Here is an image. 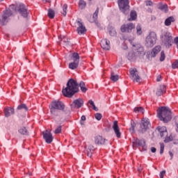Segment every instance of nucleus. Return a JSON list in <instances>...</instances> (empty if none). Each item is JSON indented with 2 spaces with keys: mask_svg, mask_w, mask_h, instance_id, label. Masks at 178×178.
Segmentation results:
<instances>
[{
  "mask_svg": "<svg viewBox=\"0 0 178 178\" xmlns=\"http://www.w3.org/2000/svg\"><path fill=\"white\" fill-rule=\"evenodd\" d=\"M166 58V56H165V51H162L161 52V57H160V61L161 62H163V60H165V58Z\"/></svg>",
  "mask_w": 178,
  "mask_h": 178,
  "instance_id": "37998d69",
  "label": "nucleus"
},
{
  "mask_svg": "<svg viewBox=\"0 0 178 178\" xmlns=\"http://www.w3.org/2000/svg\"><path fill=\"white\" fill-rule=\"evenodd\" d=\"M4 115L6 118H9L11 115H15V109L12 107H8L4 109Z\"/></svg>",
  "mask_w": 178,
  "mask_h": 178,
  "instance_id": "4be33fe9",
  "label": "nucleus"
},
{
  "mask_svg": "<svg viewBox=\"0 0 178 178\" xmlns=\"http://www.w3.org/2000/svg\"><path fill=\"white\" fill-rule=\"evenodd\" d=\"M72 59L73 62H77L79 63L80 62V56L78 54V53H73L72 56Z\"/></svg>",
  "mask_w": 178,
  "mask_h": 178,
  "instance_id": "cd10ccee",
  "label": "nucleus"
},
{
  "mask_svg": "<svg viewBox=\"0 0 178 178\" xmlns=\"http://www.w3.org/2000/svg\"><path fill=\"white\" fill-rule=\"evenodd\" d=\"M136 34L137 35H141L143 34V28L140 24L136 26Z\"/></svg>",
  "mask_w": 178,
  "mask_h": 178,
  "instance_id": "72a5a7b5",
  "label": "nucleus"
},
{
  "mask_svg": "<svg viewBox=\"0 0 178 178\" xmlns=\"http://www.w3.org/2000/svg\"><path fill=\"white\" fill-rule=\"evenodd\" d=\"M49 108L50 113L58 116V111H65V104L59 100H55L51 102Z\"/></svg>",
  "mask_w": 178,
  "mask_h": 178,
  "instance_id": "7ed1b4c3",
  "label": "nucleus"
},
{
  "mask_svg": "<svg viewBox=\"0 0 178 178\" xmlns=\"http://www.w3.org/2000/svg\"><path fill=\"white\" fill-rule=\"evenodd\" d=\"M166 174V171L165 170H163L160 172V178H163V176H165V175Z\"/></svg>",
  "mask_w": 178,
  "mask_h": 178,
  "instance_id": "09e8293b",
  "label": "nucleus"
},
{
  "mask_svg": "<svg viewBox=\"0 0 178 178\" xmlns=\"http://www.w3.org/2000/svg\"><path fill=\"white\" fill-rule=\"evenodd\" d=\"M130 44L133 46V49L135 51V54L133 53H129L128 57L129 59H133L136 55L138 56H140V55H145V53H144V47L141 46L140 44H133V40H129Z\"/></svg>",
  "mask_w": 178,
  "mask_h": 178,
  "instance_id": "39448f33",
  "label": "nucleus"
},
{
  "mask_svg": "<svg viewBox=\"0 0 178 178\" xmlns=\"http://www.w3.org/2000/svg\"><path fill=\"white\" fill-rule=\"evenodd\" d=\"M151 152H153V153L156 152V148H155V147H152V148H151Z\"/></svg>",
  "mask_w": 178,
  "mask_h": 178,
  "instance_id": "864d4df0",
  "label": "nucleus"
},
{
  "mask_svg": "<svg viewBox=\"0 0 178 178\" xmlns=\"http://www.w3.org/2000/svg\"><path fill=\"white\" fill-rule=\"evenodd\" d=\"M83 105H84V100H83V99L81 98H79L74 100V102L70 105V106L72 109H76V108L80 109V108H81V106H83Z\"/></svg>",
  "mask_w": 178,
  "mask_h": 178,
  "instance_id": "4468645a",
  "label": "nucleus"
},
{
  "mask_svg": "<svg viewBox=\"0 0 178 178\" xmlns=\"http://www.w3.org/2000/svg\"><path fill=\"white\" fill-rule=\"evenodd\" d=\"M172 69H177L178 67V59L176 60L172 64Z\"/></svg>",
  "mask_w": 178,
  "mask_h": 178,
  "instance_id": "49530a36",
  "label": "nucleus"
},
{
  "mask_svg": "<svg viewBox=\"0 0 178 178\" xmlns=\"http://www.w3.org/2000/svg\"><path fill=\"white\" fill-rule=\"evenodd\" d=\"M146 6H152V2L151 1H145Z\"/></svg>",
  "mask_w": 178,
  "mask_h": 178,
  "instance_id": "8fccbe9b",
  "label": "nucleus"
},
{
  "mask_svg": "<svg viewBox=\"0 0 178 178\" xmlns=\"http://www.w3.org/2000/svg\"><path fill=\"white\" fill-rule=\"evenodd\" d=\"M15 11L19 12V15H21L22 17H27L29 16V12L27 11V8H26V6H24V4H19L15 8Z\"/></svg>",
  "mask_w": 178,
  "mask_h": 178,
  "instance_id": "f8f14e48",
  "label": "nucleus"
},
{
  "mask_svg": "<svg viewBox=\"0 0 178 178\" xmlns=\"http://www.w3.org/2000/svg\"><path fill=\"white\" fill-rule=\"evenodd\" d=\"M113 130H114L115 134L118 138H120L122 134L120 133V128L118 124V121H114L113 124Z\"/></svg>",
  "mask_w": 178,
  "mask_h": 178,
  "instance_id": "f3484780",
  "label": "nucleus"
},
{
  "mask_svg": "<svg viewBox=\"0 0 178 178\" xmlns=\"http://www.w3.org/2000/svg\"><path fill=\"white\" fill-rule=\"evenodd\" d=\"M165 92H166V86L165 85H161L157 88L156 95H157V97H161V95H163Z\"/></svg>",
  "mask_w": 178,
  "mask_h": 178,
  "instance_id": "6ab92c4d",
  "label": "nucleus"
},
{
  "mask_svg": "<svg viewBox=\"0 0 178 178\" xmlns=\"http://www.w3.org/2000/svg\"><path fill=\"white\" fill-rule=\"evenodd\" d=\"M18 132L22 136H29V130H27V128H26V127H22L19 128Z\"/></svg>",
  "mask_w": 178,
  "mask_h": 178,
  "instance_id": "a878e982",
  "label": "nucleus"
},
{
  "mask_svg": "<svg viewBox=\"0 0 178 178\" xmlns=\"http://www.w3.org/2000/svg\"><path fill=\"white\" fill-rule=\"evenodd\" d=\"M156 40H158L156 33L154 31L150 32L146 37V47H147V48H152V47L156 44Z\"/></svg>",
  "mask_w": 178,
  "mask_h": 178,
  "instance_id": "423d86ee",
  "label": "nucleus"
},
{
  "mask_svg": "<svg viewBox=\"0 0 178 178\" xmlns=\"http://www.w3.org/2000/svg\"><path fill=\"white\" fill-rule=\"evenodd\" d=\"M136 29V24L133 22H129L127 24H124L120 27V31L122 33H130L133 30Z\"/></svg>",
  "mask_w": 178,
  "mask_h": 178,
  "instance_id": "9d476101",
  "label": "nucleus"
},
{
  "mask_svg": "<svg viewBox=\"0 0 178 178\" xmlns=\"http://www.w3.org/2000/svg\"><path fill=\"white\" fill-rule=\"evenodd\" d=\"M10 8H15V6L14 5L10 6Z\"/></svg>",
  "mask_w": 178,
  "mask_h": 178,
  "instance_id": "052dcab7",
  "label": "nucleus"
},
{
  "mask_svg": "<svg viewBox=\"0 0 178 178\" xmlns=\"http://www.w3.org/2000/svg\"><path fill=\"white\" fill-rule=\"evenodd\" d=\"M86 1H84V0H80L79 3V6L80 8V9H84V8H86Z\"/></svg>",
  "mask_w": 178,
  "mask_h": 178,
  "instance_id": "4c0bfd02",
  "label": "nucleus"
},
{
  "mask_svg": "<svg viewBox=\"0 0 178 178\" xmlns=\"http://www.w3.org/2000/svg\"><path fill=\"white\" fill-rule=\"evenodd\" d=\"M59 38H60L61 41L64 42L65 45L69 44V40L66 38L65 36H60Z\"/></svg>",
  "mask_w": 178,
  "mask_h": 178,
  "instance_id": "58836bf2",
  "label": "nucleus"
},
{
  "mask_svg": "<svg viewBox=\"0 0 178 178\" xmlns=\"http://www.w3.org/2000/svg\"><path fill=\"white\" fill-rule=\"evenodd\" d=\"M90 106L92 107V110L93 111H95L96 112H98V108H97V106H95V104H94V101L92 100H89L88 102V106H90Z\"/></svg>",
  "mask_w": 178,
  "mask_h": 178,
  "instance_id": "c756f323",
  "label": "nucleus"
},
{
  "mask_svg": "<svg viewBox=\"0 0 178 178\" xmlns=\"http://www.w3.org/2000/svg\"><path fill=\"white\" fill-rule=\"evenodd\" d=\"M79 91V83L73 79H70L67 83V87L63 89L62 92L64 97L72 98Z\"/></svg>",
  "mask_w": 178,
  "mask_h": 178,
  "instance_id": "f257e3e1",
  "label": "nucleus"
},
{
  "mask_svg": "<svg viewBox=\"0 0 178 178\" xmlns=\"http://www.w3.org/2000/svg\"><path fill=\"white\" fill-rule=\"evenodd\" d=\"M12 15H13V13L10 10H6L3 12V14L0 19V24L1 26H6V24L9 22V20H10L9 17L12 16Z\"/></svg>",
  "mask_w": 178,
  "mask_h": 178,
  "instance_id": "6e6552de",
  "label": "nucleus"
},
{
  "mask_svg": "<svg viewBox=\"0 0 178 178\" xmlns=\"http://www.w3.org/2000/svg\"><path fill=\"white\" fill-rule=\"evenodd\" d=\"M159 9L160 10H162L163 12H165V13H168V5L167 4H163V5H160L159 6Z\"/></svg>",
  "mask_w": 178,
  "mask_h": 178,
  "instance_id": "2f4dec72",
  "label": "nucleus"
},
{
  "mask_svg": "<svg viewBox=\"0 0 178 178\" xmlns=\"http://www.w3.org/2000/svg\"><path fill=\"white\" fill-rule=\"evenodd\" d=\"M100 45L105 51H109V49H111V42L107 39H102L100 42Z\"/></svg>",
  "mask_w": 178,
  "mask_h": 178,
  "instance_id": "dca6fc26",
  "label": "nucleus"
},
{
  "mask_svg": "<svg viewBox=\"0 0 178 178\" xmlns=\"http://www.w3.org/2000/svg\"><path fill=\"white\" fill-rule=\"evenodd\" d=\"M109 34H110V35H116V31H109Z\"/></svg>",
  "mask_w": 178,
  "mask_h": 178,
  "instance_id": "3c124183",
  "label": "nucleus"
},
{
  "mask_svg": "<svg viewBox=\"0 0 178 178\" xmlns=\"http://www.w3.org/2000/svg\"><path fill=\"white\" fill-rule=\"evenodd\" d=\"M129 77L131 79V80H133V81L140 83L141 77H140V75H138V71L137 70V68H131L129 70Z\"/></svg>",
  "mask_w": 178,
  "mask_h": 178,
  "instance_id": "9b49d317",
  "label": "nucleus"
},
{
  "mask_svg": "<svg viewBox=\"0 0 178 178\" xmlns=\"http://www.w3.org/2000/svg\"><path fill=\"white\" fill-rule=\"evenodd\" d=\"M164 141H165V143H169V141H170V140L169 139V138H165Z\"/></svg>",
  "mask_w": 178,
  "mask_h": 178,
  "instance_id": "4d7b16f0",
  "label": "nucleus"
},
{
  "mask_svg": "<svg viewBox=\"0 0 178 178\" xmlns=\"http://www.w3.org/2000/svg\"><path fill=\"white\" fill-rule=\"evenodd\" d=\"M88 1H92V0H88Z\"/></svg>",
  "mask_w": 178,
  "mask_h": 178,
  "instance_id": "e2e57ef3",
  "label": "nucleus"
},
{
  "mask_svg": "<svg viewBox=\"0 0 178 178\" xmlns=\"http://www.w3.org/2000/svg\"><path fill=\"white\" fill-rule=\"evenodd\" d=\"M17 109H18V111H22V109H24V111H26V112H27V111H29V108L24 104H22L19 105L17 106Z\"/></svg>",
  "mask_w": 178,
  "mask_h": 178,
  "instance_id": "c9c22d12",
  "label": "nucleus"
},
{
  "mask_svg": "<svg viewBox=\"0 0 178 178\" xmlns=\"http://www.w3.org/2000/svg\"><path fill=\"white\" fill-rule=\"evenodd\" d=\"M79 87L81 88V91H82V92H87V88H86V84L83 82L81 81L79 83Z\"/></svg>",
  "mask_w": 178,
  "mask_h": 178,
  "instance_id": "473e14b6",
  "label": "nucleus"
},
{
  "mask_svg": "<svg viewBox=\"0 0 178 178\" xmlns=\"http://www.w3.org/2000/svg\"><path fill=\"white\" fill-rule=\"evenodd\" d=\"M88 156H90V158H91V156H92V152H88Z\"/></svg>",
  "mask_w": 178,
  "mask_h": 178,
  "instance_id": "5fc2aeb1",
  "label": "nucleus"
},
{
  "mask_svg": "<svg viewBox=\"0 0 178 178\" xmlns=\"http://www.w3.org/2000/svg\"><path fill=\"white\" fill-rule=\"evenodd\" d=\"M133 144L134 145H138V147H143L144 148V147H145V140L143 139L140 140L138 138H136L134 139Z\"/></svg>",
  "mask_w": 178,
  "mask_h": 178,
  "instance_id": "412c9836",
  "label": "nucleus"
},
{
  "mask_svg": "<svg viewBox=\"0 0 178 178\" xmlns=\"http://www.w3.org/2000/svg\"><path fill=\"white\" fill-rule=\"evenodd\" d=\"M169 154L171 156V159H173V153L172 152H169Z\"/></svg>",
  "mask_w": 178,
  "mask_h": 178,
  "instance_id": "6e6d98bb",
  "label": "nucleus"
},
{
  "mask_svg": "<svg viewBox=\"0 0 178 178\" xmlns=\"http://www.w3.org/2000/svg\"><path fill=\"white\" fill-rule=\"evenodd\" d=\"M111 80L112 81L116 82L118 80H119V75L115 74V73L112 72L111 76Z\"/></svg>",
  "mask_w": 178,
  "mask_h": 178,
  "instance_id": "f704fd0d",
  "label": "nucleus"
},
{
  "mask_svg": "<svg viewBox=\"0 0 178 178\" xmlns=\"http://www.w3.org/2000/svg\"><path fill=\"white\" fill-rule=\"evenodd\" d=\"M161 40V45L165 47V48H170L173 44V37L169 32H164L160 36Z\"/></svg>",
  "mask_w": 178,
  "mask_h": 178,
  "instance_id": "20e7f679",
  "label": "nucleus"
},
{
  "mask_svg": "<svg viewBox=\"0 0 178 178\" xmlns=\"http://www.w3.org/2000/svg\"><path fill=\"white\" fill-rule=\"evenodd\" d=\"M95 119H97V120H101V119H102V115L101 113H97L95 115Z\"/></svg>",
  "mask_w": 178,
  "mask_h": 178,
  "instance_id": "a18cd8bd",
  "label": "nucleus"
},
{
  "mask_svg": "<svg viewBox=\"0 0 178 178\" xmlns=\"http://www.w3.org/2000/svg\"><path fill=\"white\" fill-rule=\"evenodd\" d=\"M165 149V145L163 143H160V154L162 155Z\"/></svg>",
  "mask_w": 178,
  "mask_h": 178,
  "instance_id": "c03bdc74",
  "label": "nucleus"
},
{
  "mask_svg": "<svg viewBox=\"0 0 178 178\" xmlns=\"http://www.w3.org/2000/svg\"><path fill=\"white\" fill-rule=\"evenodd\" d=\"M47 16L49 17V19H54V17H55V11L49 8L48 10Z\"/></svg>",
  "mask_w": 178,
  "mask_h": 178,
  "instance_id": "7c9ffc66",
  "label": "nucleus"
},
{
  "mask_svg": "<svg viewBox=\"0 0 178 178\" xmlns=\"http://www.w3.org/2000/svg\"><path fill=\"white\" fill-rule=\"evenodd\" d=\"M95 144L97 145H104L105 144V138L102 136L97 135L94 138Z\"/></svg>",
  "mask_w": 178,
  "mask_h": 178,
  "instance_id": "a211bd4d",
  "label": "nucleus"
},
{
  "mask_svg": "<svg viewBox=\"0 0 178 178\" xmlns=\"http://www.w3.org/2000/svg\"><path fill=\"white\" fill-rule=\"evenodd\" d=\"M2 1H3V0H0V2H2Z\"/></svg>",
  "mask_w": 178,
  "mask_h": 178,
  "instance_id": "680f3d73",
  "label": "nucleus"
},
{
  "mask_svg": "<svg viewBox=\"0 0 178 178\" xmlns=\"http://www.w3.org/2000/svg\"><path fill=\"white\" fill-rule=\"evenodd\" d=\"M174 22H175V17H169L165 20L164 24L165 26H170V24H172V23H174Z\"/></svg>",
  "mask_w": 178,
  "mask_h": 178,
  "instance_id": "bb28decb",
  "label": "nucleus"
},
{
  "mask_svg": "<svg viewBox=\"0 0 178 178\" xmlns=\"http://www.w3.org/2000/svg\"><path fill=\"white\" fill-rule=\"evenodd\" d=\"M86 121V115H82L81 118V121H80V124L81 125L84 124V123L83 122Z\"/></svg>",
  "mask_w": 178,
  "mask_h": 178,
  "instance_id": "de8ad7c7",
  "label": "nucleus"
},
{
  "mask_svg": "<svg viewBox=\"0 0 178 178\" xmlns=\"http://www.w3.org/2000/svg\"><path fill=\"white\" fill-rule=\"evenodd\" d=\"M177 131L178 132V124H177Z\"/></svg>",
  "mask_w": 178,
  "mask_h": 178,
  "instance_id": "bf43d9fd",
  "label": "nucleus"
},
{
  "mask_svg": "<svg viewBox=\"0 0 178 178\" xmlns=\"http://www.w3.org/2000/svg\"><path fill=\"white\" fill-rule=\"evenodd\" d=\"M43 138L47 144H51L54 141V136L50 131H46L43 132Z\"/></svg>",
  "mask_w": 178,
  "mask_h": 178,
  "instance_id": "2eb2a0df",
  "label": "nucleus"
},
{
  "mask_svg": "<svg viewBox=\"0 0 178 178\" xmlns=\"http://www.w3.org/2000/svg\"><path fill=\"white\" fill-rule=\"evenodd\" d=\"M62 133V126H58L54 131L55 134H59Z\"/></svg>",
  "mask_w": 178,
  "mask_h": 178,
  "instance_id": "79ce46f5",
  "label": "nucleus"
},
{
  "mask_svg": "<svg viewBox=\"0 0 178 178\" xmlns=\"http://www.w3.org/2000/svg\"><path fill=\"white\" fill-rule=\"evenodd\" d=\"M62 15L66 16L67 15V4H64L63 6V11L61 12Z\"/></svg>",
  "mask_w": 178,
  "mask_h": 178,
  "instance_id": "e433bc0d",
  "label": "nucleus"
},
{
  "mask_svg": "<svg viewBox=\"0 0 178 178\" xmlns=\"http://www.w3.org/2000/svg\"><path fill=\"white\" fill-rule=\"evenodd\" d=\"M134 111L136 113H144V108L143 107H136Z\"/></svg>",
  "mask_w": 178,
  "mask_h": 178,
  "instance_id": "ea45409f",
  "label": "nucleus"
},
{
  "mask_svg": "<svg viewBox=\"0 0 178 178\" xmlns=\"http://www.w3.org/2000/svg\"><path fill=\"white\" fill-rule=\"evenodd\" d=\"M161 49H162L161 46H156L154 48H153L151 52L152 58H155V56H156V55L161 52Z\"/></svg>",
  "mask_w": 178,
  "mask_h": 178,
  "instance_id": "5701e85b",
  "label": "nucleus"
},
{
  "mask_svg": "<svg viewBox=\"0 0 178 178\" xmlns=\"http://www.w3.org/2000/svg\"><path fill=\"white\" fill-rule=\"evenodd\" d=\"M45 1V2H51V0H43Z\"/></svg>",
  "mask_w": 178,
  "mask_h": 178,
  "instance_id": "13d9d810",
  "label": "nucleus"
},
{
  "mask_svg": "<svg viewBox=\"0 0 178 178\" xmlns=\"http://www.w3.org/2000/svg\"><path fill=\"white\" fill-rule=\"evenodd\" d=\"M157 118L163 123H168L172 120V111L168 107L162 106L157 110Z\"/></svg>",
  "mask_w": 178,
  "mask_h": 178,
  "instance_id": "f03ea898",
  "label": "nucleus"
},
{
  "mask_svg": "<svg viewBox=\"0 0 178 178\" xmlns=\"http://www.w3.org/2000/svg\"><path fill=\"white\" fill-rule=\"evenodd\" d=\"M76 24L77 26L76 31L78 34L79 35L85 34L86 32L87 31V29H86V26H84V24H83V23L81 22V19H78L76 21Z\"/></svg>",
  "mask_w": 178,
  "mask_h": 178,
  "instance_id": "ddd939ff",
  "label": "nucleus"
},
{
  "mask_svg": "<svg viewBox=\"0 0 178 178\" xmlns=\"http://www.w3.org/2000/svg\"><path fill=\"white\" fill-rule=\"evenodd\" d=\"M157 129L161 138L168 137V129L165 127H159Z\"/></svg>",
  "mask_w": 178,
  "mask_h": 178,
  "instance_id": "aec40b11",
  "label": "nucleus"
},
{
  "mask_svg": "<svg viewBox=\"0 0 178 178\" xmlns=\"http://www.w3.org/2000/svg\"><path fill=\"white\" fill-rule=\"evenodd\" d=\"M77 67H79V63L76 61H73L69 64V69H71V70H74V69H77Z\"/></svg>",
  "mask_w": 178,
  "mask_h": 178,
  "instance_id": "c85d7f7f",
  "label": "nucleus"
},
{
  "mask_svg": "<svg viewBox=\"0 0 178 178\" xmlns=\"http://www.w3.org/2000/svg\"><path fill=\"white\" fill-rule=\"evenodd\" d=\"M137 19V12L135 10H131L129 15V17H128V22H134V20Z\"/></svg>",
  "mask_w": 178,
  "mask_h": 178,
  "instance_id": "b1692460",
  "label": "nucleus"
},
{
  "mask_svg": "<svg viewBox=\"0 0 178 178\" xmlns=\"http://www.w3.org/2000/svg\"><path fill=\"white\" fill-rule=\"evenodd\" d=\"M118 6L120 10L124 13V15H129L130 11V6L129 5V0H118Z\"/></svg>",
  "mask_w": 178,
  "mask_h": 178,
  "instance_id": "0eeeda50",
  "label": "nucleus"
},
{
  "mask_svg": "<svg viewBox=\"0 0 178 178\" xmlns=\"http://www.w3.org/2000/svg\"><path fill=\"white\" fill-rule=\"evenodd\" d=\"M162 80V76L161 75H159L156 78V81H161Z\"/></svg>",
  "mask_w": 178,
  "mask_h": 178,
  "instance_id": "603ef678",
  "label": "nucleus"
},
{
  "mask_svg": "<svg viewBox=\"0 0 178 178\" xmlns=\"http://www.w3.org/2000/svg\"><path fill=\"white\" fill-rule=\"evenodd\" d=\"M140 129L139 131L140 133H145L149 127H151V123L149 122V119L148 118H143L141 120V122L140 124Z\"/></svg>",
  "mask_w": 178,
  "mask_h": 178,
  "instance_id": "1a4fd4ad",
  "label": "nucleus"
},
{
  "mask_svg": "<svg viewBox=\"0 0 178 178\" xmlns=\"http://www.w3.org/2000/svg\"><path fill=\"white\" fill-rule=\"evenodd\" d=\"M98 13H99V8L97 7L92 16L93 19L90 21L91 23H97L98 21Z\"/></svg>",
  "mask_w": 178,
  "mask_h": 178,
  "instance_id": "393cba45",
  "label": "nucleus"
},
{
  "mask_svg": "<svg viewBox=\"0 0 178 178\" xmlns=\"http://www.w3.org/2000/svg\"><path fill=\"white\" fill-rule=\"evenodd\" d=\"M134 129H136V122L131 121V127L129 128L130 131L134 133Z\"/></svg>",
  "mask_w": 178,
  "mask_h": 178,
  "instance_id": "a19ab883",
  "label": "nucleus"
}]
</instances>
